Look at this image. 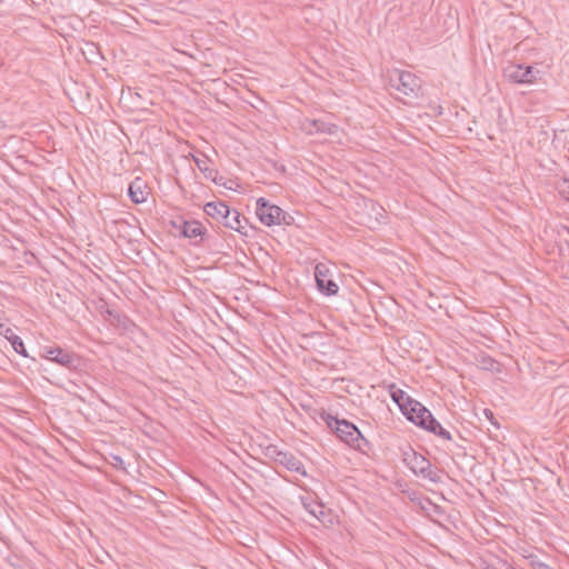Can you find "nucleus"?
<instances>
[{
  "label": "nucleus",
  "mask_w": 569,
  "mask_h": 569,
  "mask_svg": "<svg viewBox=\"0 0 569 569\" xmlns=\"http://www.w3.org/2000/svg\"><path fill=\"white\" fill-rule=\"evenodd\" d=\"M181 233L190 239H202L203 227L199 221H183L181 224Z\"/></svg>",
  "instance_id": "obj_15"
},
{
  "label": "nucleus",
  "mask_w": 569,
  "mask_h": 569,
  "mask_svg": "<svg viewBox=\"0 0 569 569\" xmlns=\"http://www.w3.org/2000/svg\"><path fill=\"white\" fill-rule=\"evenodd\" d=\"M425 429L438 435L439 437H441L445 440H451L450 432L448 430H446L445 428H442V426L435 418L429 420V423L426 425Z\"/></svg>",
  "instance_id": "obj_18"
},
{
  "label": "nucleus",
  "mask_w": 569,
  "mask_h": 569,
  "mask_svg": "<svg viewBox=\"0 0 569 569\" xmlns=\"http://www.w3.org/2000/svg\"><path fill=\"white\" fill-rule=\"evenodd\" d=\"M0 336L4 337L11 343L17 353L24 358L29 357L22 339L13 332L10 326L7 323H0Z\"/></svg>",
  "instance_id": "obj_9"
},
{
  "label": "nucleus",
  "mask_w": 569,
  "mask_h": 569,
  "mask_svg": "<svg viewBox=\"0 0 569 569\" xmlns=\"http://www.w3.org/2000/svg\"><path fill=\"white\" fill-rule=\"evenodd\" d=\"M403 460L415 475L421 476L425 479H429L431 481L438 480L437 472L431 469L430 461L427 460L422 455L410 450V452L405 453Z\"/></svg>",
  "instance_id": "obj_4"
},
{
  "label": "nucleus",
  "mask_w": 569,
  "mask_h": 569,
  "mask_svg": "<svg viewBox=\"0 0 569 569\" xmlns=\"http://www.w3.org/2000/svg\"><path fill=\"white\" fill-rule=\"evenodd\" d=\"M204 212L221 222L223 218H228L229 207L222 201H212L204 206Z\"/></svg>",
  "instance_id": "obj_14"
},
{
  "label": "nucleus",
  "mask_w": 569,
  "mask_h": 569,
  "mask_svg": "<svg viewBox=\"0 0 569 569\" xmlns=\"http://www.w3.org/2000/svg\"><path fill=\"white\" fill-rule=\"evenodd\" d=\"M47 359L59 363L66 368H72L74 366V357L69 351H66L61 348H44V355Z\"/></svg>",
  "instance_id": "obj_8"
},
{
  "label": "nucleus",
  "mask_w": 569,
  "mask_h": 569,
  "mask_svg": "<svg viewBox=\"0 0 569 569\" xmlns=\"http://www.w3.org/2000/svg\"><path fill=\"white\" fill-rule=\"evenodd\" d=\"M274 461L279 465H282L290 471H295L301 475L306 473L303 465L292 453L284 451L282 453H277V456H274Z\"/></svg>",
  "instance_id": "obj_13"
},
{
  "label": "nucleus",
  "mask_w": 569,
  "mask_h": 569,
  "mask_svg": "<svg viewBox=\"0 0 569 569\" xmlns=\"http://www.w3.org/2000/svg\"><path fill=\"white\" fill-rule=\"evenodd\" d=\"M567 230H568V233H569V228Z\"/></svg>",
  "instance_id": "obj_26"
},
{
  "label": "nucleus",
  "mask_w": 569,
  "mask_h": 569,
  "mask_svg": "<svg viewBox=\"0 0 569 569\" xmlns=\"http://www.w3.org/2000/svg\"><path fill=\"white\" fill-rule=\"evenodd\" d=\"M128 194L132 202L142 203L149 194L148 187L141 178H136L128 188Z\"/></svg>",
  "instance_id": "obj_10"
},
{
  "label": "nucleus",
  "mask_w": 569,
  "mask_h": 569,
  "mask_svg": "<svg viewBox=\"0 0 569 569\" xmlns=\"http://www.w3.org/2000/svg\"><path fill=\"white\" fill-rule=\"evenodd\" d=\"M485 569H517L507 560L498 559L497 563L486 562Z\"/></svg>",
  "instance_id": "obj_20"
},
{
  "label": "nucleus",
  "mask_w": 569,
  "mask_h": 569,
  "mask_svg": "<svg viewBox=\"0 0 569 569\" xmlns=\"http://www.w3.org/2000/svg\"><path fill=\"white\" fill-rule=\"evenodd\" d=\"M303 129L309 134H315V133L335 134L338 131V127L336 124L327 123L322 120H306L303 123Z\"/></svg>",
  "instance_id": "obj_11"
},
{
  "label": "nucleus",
  "mask_w": 569,
  "mask_h": 569,
  "mask_svg": "<svg viewBox=\"0 0 569 569\" xmlns=\"http://www.w3.org/2000/svg\"><path fill=\"white\" fill-rule=\"evenodd\" d=\"M327 423L335 430L337 437L351 448L363 451L365 447L368 446V441L353 423L331 416H329Z\"/></svg>",
  "instance_id": "obj_1"
},
{
  "label": "nucleus",
  "mask_w": 569,
  "mask_h": 569,
  "mask_svg": "<svg viewBox=\"0 0 569 569\" xmlns=\"http://www.w3.org/2000/svg\"><path fill=\"white\" fill-rule=\"evenodd\" d=\"M301 502H302L305 510L311 517L319 520L320 522H325L327 512H326V508L322 503L316 501L312 497H302Z\"/></svg>",
  "instance_id": "obj_12"
},
{
  "label": "nucleus",
  "mask_w": 569,
  "mask_h": 569,
  "mask_svg": "<svg viewBox=\"0 0 569 569\" xmlns=\"http://www.w3.org/2000/svg\"><path fill=\"white\" fill-rule=\"evenodd\" d=\"M485 415H486V416H487V418H489L490 420H492V419H493V413H492V411H490V410L486 409V410H485Z\"/></svg>",
  "instance_id": "obj_24"
},
{
  "label": "nucleus",
  "mask_w": 569,
  "mask_h": 569,
  "mask_svg": "<svg viewBox=\"0 0 569 569\" xmlns=\"http://www.w3.org/2000/svg\"><path fill=\"white\" fill-rule=\"evenodd\" d=\"M519 555L527 560V557H532L533 555H537V549L530 548V547H520L518 548Z\"/></svg>",
  "instance_id": "obj_22"
},
{
  "label": "nucleus",
  "mask_w": 569,
  "mask_h": 569,
  "mask_svg": "<svg viewBox=\"0 0 569 569\" xmlns=\"http://www.w3.org/2000/svg\"><path fill=\"white\" fill-rule=\"evenodd\" d=\"M193 160L198 167V169L204 173V176L207 178H213V174L216 173V171L210 167V159L204 156V154H200L198 157H193Z\"/></svg>",
  "instance_id": "obj_16"
},
{
  "label": "nucleus",
  "mask_w": 569,
  "mask_h": 569,
  "mask_svg": "<svg viewBox=\"0 0 569 569\" xmlns=\"http://www.w3.org/2000/svg\"><path fill=\"white\" fill-rule=\"evenodd\" d=\"M282 452L283 451H280L276 446H269L267 448L266 455L274 460V456H277V453H282Z\"/></svg>",
  "instance_id": "obj_23"
},
{
  "label": "nucleus",
  "mask_w": 569,
  "mask_h": 569,
  "mask_svg": "<svg viewBox=\"0 0 569 569\" xmlns=\"http://www.w3.org/2000/svg\"><path fill=\"white\" fill-rule=\"evenodd\" d=\"M227 228L240 231L242 228L241 220H240V213L237 210H231L229 208V214L228 218H223L221 221Z\"/></svg>",
  "instance_id": "obj_17"
},
{
  "label": "nucleus",
  "mask_w": 569,
  "mask_h": 569,
  "mask_svg": "<svg viewBox=\"0 0 569 569\" xmlns=\"http://www.w3.org/2000/svg\"><path fill=\"white\" fill-rule=\"evenodd\" d=\"M558 189L559 193L569 201V179H563Z\"/></svg>",
  "instance_id": "obj_21"
},
{
  "label": "nucleus",
  "mask_w": 569,
  "mask_h": 569,
  "mask_svg": "<svg viewBox=\"0 0 569 569\" xmlns=\"http://www.w3.org/2000/svg\"><path fill=\"white\" fill-rule=\"evenodd\" d=\"M257 216L263 224L269 227L282 222L289 224L288 214L280 207L270 204L264 198L257 200Z\"/></svg>",
  "instance_id": "obj_3"
},
{
  "label": "nucleus",
  "mask_w": 569,
  "mask_h": 569,
  "mask_svg": "<svg viewBox=\"0 0 569 569\" xmlns=\"http://www.w3.org/2000/svg\"><path fill=\"white\" fill-rule=\"evenodd\" d=\"M487 362H488L490 366H492V365H493V360H492V359H490V358H489V359H487V360H485V366H486V367H487Z\"/></svg>",
  "instance_id": "obj_25"
},
{
  "label": "nucleus",
  "mask_w": 569,
  "mask_h": 569,
  "mask_svg": "<svg viewBox=\"0 0 569 569\" xmlns=\"http://www.w3.org/2000/svg\"><path fill=\"white\" fill-rule=\"evenodd\" d=\"M390 87L407 97H416L421 80L410 71L393 70L389 78Z\"/></svg>",
  "instance_id": "obj_2"
},
{
  "label": "nucleus",
  "mask_w": 569,
  "mask_h": 569,
  "mask_svg": "<svg viewBox=\"0 0 569 569\" xmlns=\"http://www.w3.org/2000/svg\"><path fill=\"white\" fill-rule=\"evenodd\" d=\"M540 72L531 66L511 64L505 69L506 78L519 84H531Z\"/></svg>",
  "instance_id": "obj_5"
},
{
  "label": "nucleus",
  "mask_w": 569,
  "mask_h": 569,
  "mask_svg": "<svg viewBox=\"0 0 569 569\" xmlns=\"http://www.w3.org/2000/svg\"><path fill=\"white\" fill-rule=\"evenodd\" d=\"M315 278L319 290L327 296L338 292V284L330 278L329 268L323 263H318L315 268Z\"/></svg>",
  "instance_id": "obj_7"
},
{
  "label": "nucleus",
  "mask_w": 569,
  "mask_h": 569,
  "mask_svg": "<svg viewBox=\"0 0 569 569\" xmlns=\"http://www.w3.org/2000/svg\"><path fill=\"white\" fill-rule=\"evenodd\" d=\"M391 397L393 399V401L400 407L401 410H407L408 407H407V395L398 389L396 391H392L391 392Z\"/></svg>",
  "instance_id": "obj_19"
},
{
  "label": "nucleus",
  "mask_w": 569,
  "mask_h": 569,
  "mask_svg": "<svg viewBox=\"0 0 569 569\" xmlns=\"http://www.w3.org/2000/svg\"><path fill=\"white\" fill-rule=\"evenodd\" d=\"M407 410H402V412L407 416V418L417 426L426 428V425L429 423V420L433 419L431 412L423 407L420 402L410 399L407 397Z\"/></svg>",
  "instance_id": "obj_6"
}]
</instances>
